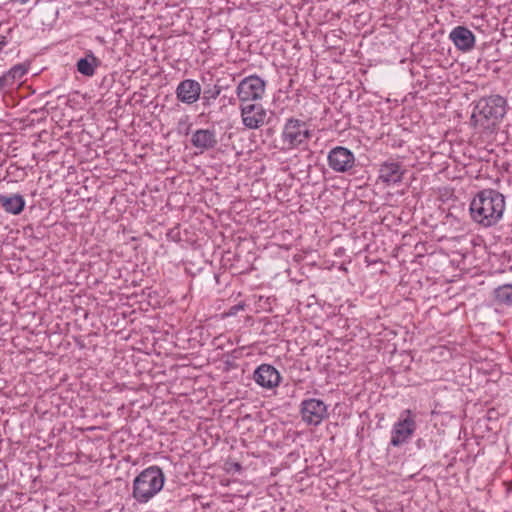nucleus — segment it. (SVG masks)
Segmentation results:
<instances>
[{
    "label": "nucleus",
    "instance_id": "obj_1",
    "mask_svg": "<svg viewBox=\"0 0 512 512\" xmlns=\"http://www.w3.org/2000/svg\"><path fill=\"white\" fill-rule=\"evenodd\" d=\"M469 211L475 223L485 228L495 226L503 217L505 197L495 189H483L473 197Z\"/></svg>",
    "mask_w": 512,
    "mask_h": 512
},
{
    "label": "nucleus",
    "instance_id": "obj_2",
    "mask_svg": "<svg viewBox=\"0 0 512 512\" xmlns=\"http://www.w3.org/2000/svg\"><path fill=\"white\" fill-rule=\"evenodd\" d=\"M507 100L500 95L480 98L473 109L471 124L487 134L494 133L507 113Z\"/></svg>",
    "mask_w": 512,
    "mask_h": 512
},
{
    "label": "nucleus",
    "instance_id": "obj_3",
    "mask_svg": "<svg viewBox=\"0 0 512 512\" xmlns=\"http://www.w3.org/2000/svg\"><path fill=\"white\" fill-rule=\"evenodd\" d=\"M164 483L162 469L156 465L150 466L135 477L132 496L138 503H147L162 490Z\"/></svg>",
    "mask_w": 512,
    "mask_h": 512
},
{
    "label": "nucleus",
    "instance_id": "obj_4",
    "mask_svg": "<svg viewBox=\"0 0 512 512\" xmlns=\"http://www.w3.org/2000/svg\"><path fill=\"white\" fill-rule=\"evenodd\" d=\"M265 90L266 82L257 75H250L239 82L236 94L241 104L254 103L263 98Z\"/></svg>",
    "mask_w": 512,
    "mask_h": 512
},
{
    "label": "nucleus",
    "instance_id": "obj_5",
    "mask_svg": "<svg viewBox=\"0 0 512 512\" xmlns=\"http://www.w3.org/2000/svg\"><path fill=\"white\" fill-rule=\"evenodd\" d=\"M310 137L306 123L295 118H289L284 125L281 140L283 148L293 149L305 143Z\"/></svg>",
    "mask_w": 512,
    "mask_h": 512
},
{
    "label": "nucleus",
    "instance_id": "obj_6",
    "mask_svg": "<svg viewBox=\"0 0 512 512\" xmlns=\"http://www.w3.org/2000/svg\"><path fill=\"white\" fill-rule=\"evenodd\" d=\"M302 420L307 425L318 426L328 417V407L320 399H304L300 405Z\"/></svg>",
    "mask_w": 512,
    "mask_h": 512
},
{
    "label": "nucleus",
    "instance_id": "obj_7",
    "mask_svg": "<svg viewBox=\"0 0 512 512\" xmlns=\"http://www.w3.org/2000/svg\"><path fill=\"white\" fill-rule=\"evenodd\" d=\"M416 430V422L412 411L406 409L402 412L401 418L393 425L390 444L399 447L406 443Z\"/></svg>",
    "mask_w": 512,
    "mask_h": 512
},
{
    "label": "nucleus",
    "instance_id": "obj_8",
    "mask_svg": "<svg viewBox=\"0 0 512 512\" xmlns=\"http://www.w3.org/2000/svg\"><path fill=\"white\" fill-rule=\"evenodd\" d=\"M242 124L248 129H258L266 123L267 110L260 103L240 104Z\"/></svg>",
    "mask_w": 512,
    "mask_h": 512
},
{
    "label": "nucleus",
    "instance_id": "obj_9",
    "mask_svg": "<svg viewBox=\"0 0 512 512\" xmlns=\"http://www.w3.org/2000/svg\"><path fill=\"white\" fill-rule=\"evenodd\" d=\"M329 167L339 173L351 170L355 165V156L348 148L337 146L328 153Z\"/></svg>",
    "mask_w": 512,
    "mask_h": 512
},
{
    "label": "nucleus",
    "instance_id": "obj_10",
    "mask_svg": "<svg viewBox=\"0 0 512 512\" xmlns=\"http://www.w3.org/2000/svg\"><path fill=\"white\" fill-rule=\"evenodd\" d=\"M201 85L194 79H184L176 87L175 94L178 101L192 105L200 99Z\"/></svg>",
    "mask_w": 512,
    "mask_h": 512
},
{
    "label": "nucleus",
    "instance_id": "obj_11",
    "mask_svg": "<svg viewBox=\"0 0 512 512\" xmlns=\"http://www.w3.org/2000/svg\"><path fill=\"white\" fill-rule=\"evenodd\" d=\"M254 381L261 387L272 389L280 383L281 376L278 370L270 364H261L253 373Z\"/></svg>",
    "mask_w": 512,
    "mask_h": 512
},
{
    "label": "nucleus",
    "instance_id": "obj_12",
    "mask_svg": "<svg viewBox=\"0 0 512 512\" xmlns=\"http://www.w3.org/2000/svg\"><path fill=\"white\" fill-rule=\"evenodd\" d=\"M455 47L463 52L471 51L475 46V35L465 26H456L449 34Z\"/></svg>",
    "mask_w": 512,
    "mask_h": 512
},
{
    "label": "nucleus",
    "instance_id": "obj_13",
    "mask_svg": "<svg viewBox=\"0 0 512 512\" xmlns=\"http://www.w3.org/2000/svg\"><path fill=\"white\" fill-rule=\"evenodd\" d=\"M403 174L401 164L393 160L385 161L379 169V179L387 185L401 182Z\"/></svg>",
    "mask_w": 512,
    "mask_h": 512
},
{
    "label": "nucleus",
    "instance_id": "obj_14",
    "mask_svg": "<svg viewBox=\"0 0 512 512\" xmlns=\"http://www.w3.org/2000/svg\"><path fill=\"white\" fill-rule=\"evenodd\" d=\"M191 143L201 152L214 149L218 144L216 132L214 129H198L193 133Z\"/></svg>",
    "mask_w": 512,
    "mask_h": 512
},
{
    "label": "nucleus",
    "instance_id": "obj_15",
    "mask_svg": "<svg viewBox=\"0 0 512 512\" xmlns=\"http://www.w3.org/2000/svg\"><path fill=\"white\" fill-rule=\"evenodd\" d=\"M25 204V199L20 194H0V205L8 214H21Z\"/></svg>",
    "mask_w": 512,
    "mask_h": 512
},
{
    "label": "nucleus",
    "instance_id": "obj_16",
    "mask_svg": "<svg viewBox=\"0 0 512 512\" xmlns=\"http://www.w3.org/2000/svg\"><path fill=\"white\" fill-rule=\"evenodd\" d=\"M100 65V60L93 53L87 54L85 57L77 61V71L87 77L95 74V69Z\"/></svg>",
    "mask_w": 512,
    "mask_h": 512
},
{
    "label": "nucleus",
    "instance_id": "obj_17",
    "mask_svg": "<svg viewBox=\"0 0 512 512\" xmlns=\"http://www.w3.org/2000/svg\"><path fill=\"white\" fill-rule=\"evenodd\" d=\"M493 300L501 307H512V284H503L493 291Z\"/></svg>",
    "mask_w": 512,
    "mask_h": 512
},
{
    "label": "nucleus",
    "instance_id": "obj_18",
    "mask_svg": "<svg viewBox=\"0 0 512 512\" xmlns=\"http://www.w3.org/2000/svg\"><path fill=\"white\" fill-rule=\"evenodd\" d=\"M225 88H227V86H222L220 84H215L212 87L205 88L202 96V105L204 107L210 106L211 101L218 98L222 90Z\"/></svg>",
    "mask_w": 512,
    "mask_h": 512
},
{
    "label": "nucleus",
    "instance_id": "obj_19",
    "mask_svg": "<svg viewBox=\"0 0 512 512\" xmlns=\"http://www.w3.org/2000/svg\"><path fill=\"white\" fill-rule=\"evenodd\" d=\"M27 71L28 68L25 64H17L4 73V75L8 78L7 80L11 86H13L16 81L20 80L27 73Z\"/></svg>",
    "mask_w": 512,
    "mask_h": 512
},
{
    "label": "nucleus",
    "instance_id": "obj_20",
    "mask_svg": "<svg viewBox=\"0 0 512 512\" xmlns=\"http://www.w3.org/2000/svg\"><path fill=\"white\" fill-rule=\"evenodd\" d=\"M245 303L244 302H240L236 305H233L229 308V310L226 312V315L227 316H235L239 311H242L244 310L245 308Z\"/></svg>",
    "mask_w": 512,
    "mask_h": 512
},
{
    "label": "nucleus",
    "instance_id": "obj_21",
    "mask_svg": "<svg viewBox=\"0 0 512 512\" xmlns=\"http://www.w3.org/2000/svg\"><path fill=\"white\" fill-rule=\"evenodd\" d=\"M7 79L4 74L0 77V91L12 87Z\"/></svg>",
    "mask_w": 512,
    "mask_h": 512
},
{
    "label": "nucleus",
    "instance_id": "obj_22",
    "mask_svg": "<svg viewBox=\"0 0 512 512\" xmlns=\"http://www.w3.org/2000/svg\"><path fill=\"white\" fill-rule=\"evenodd\" d=\"M7 44H8L7 37L4 35H0V52L3 51V49L6 47Z\"/></svg>",
    "mask_w": 512,
    "mask_h": 512
},
{
    "label": "nucleus",
    "instance_id": "obj_23",
    "mask_svg": "<svg viewBox=\"0 0 512 512\" xmlns=\"http://www.w3.org/2000/svg\"><path fill=\"white\" fill-rule=\"evenodd\" d=\"M232 467H233V469H234L236 472H240V471L242 470V466H241V464H240V463H238V462L233 463V464H232Z\"/></svg>",
    "mask_w": 512,
    "mask_h": 512
}]
</instances>
